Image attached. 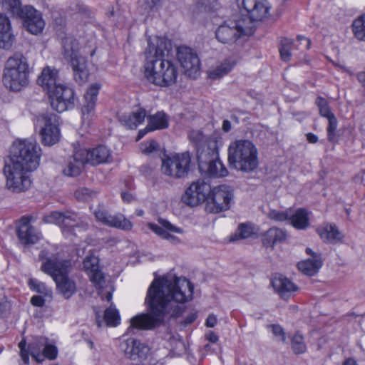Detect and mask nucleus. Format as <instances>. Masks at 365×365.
<instances>
[{"label": "nucleus", "instance_id": "36", "mask_svg": "<svg viewBox=\"0 0 365 365\" xmlns=\"http://www.w3.org/2000/svg\"><path fill=\"white\" fill-rule=\"evenodd\" d=\"M322 266V261L320 255H315L314 258L299 262L297 264L298 269L308 276L316 274Z\"/></svg>", "mask_w": 365, "mask_h": 365}, {"label": "nucleus", "instance_id": "54", "mask_svg": "<svg viewBox=\"0 0 365 365\" xmlns=\"http://www.w3.org/2000/svg\"><path fill=\"white\" fill-rule=\"evenodd\" d=\"M295 45H298V48H296L297 50L306 51L308 50L311 45V41L309 38L302 36H297V42H294Z\"/></svg>", "mask_w": 365, "mask_h": 365}, {"label": "nucleus", "instance_id": "42", "mask_svg": "<svg viewBox=\"0 0 365 365\" xmlns=\"http://www.w3.org/2000/svg\"><path fill=\"white\" fill-rule=\"evenodd\" d=\"M104 319L109 327H116L120 324V317L118 309L111 304L104 312Z\"/></svg>", "mask_w": 365, "mask_h": 365}, {"label": "nucleus", "instance_id": "27", "mask_svg": "<svg viewBox=\"0 0 365 365\" xmlns=\"http://www.w3.org/2000/svg\"><path fill=\"white\" fill-rule=\"evenodd\" d=\"M15 40L11 21L4 14H0V48L9 49Z\"/></svg>", "mask_w": 365, "mask_h": 365}, {"label": "nucleus", "instance_id": "57", "mask_svg": "<svg viewBox=\"0 0 365 365\" xmlns=\"http://www.w3.org/2000/svg\"><path fill=\"white\" fill-rule=\"evenodd\" d=\"M9 309L10 304L6 299L5 297L0 298V317Z\"/></svg>", "mask_w": 365, "mask_h": 365}, {"label": "nucleus", "instance_id": "59", "mask_svg": "<svg viewBox=\"0 0 365 365\" xmlns=\"http://www.w3.org/2000/svg\"><path fill=\"white\" fill-rule=\"evenodd\" d=\"M153 131L152 128L150 126L149 123H148L146 127L143 129H141L138 131V135L136 137V141L140 140L141 138H143L147 133Z\"/></svg>", "mask_w": 365, "mask_h": 365}, {"label": "nucleus", "instance_id": "43", "mask_svg": "<svg viewBox=\"0 0 365 365\" xmlns=\"http://www.w3.org/2000/svg\"><path fill=\"white\" fill-rule=\"evenodd\" d=\"M0 5L4 9L7 10L14 16L19 14L23 8L20 0H0Z\"/></svg>", "mask_w": 365, "mask_h": 365}, {"label": "nucleus", "instance_id": "56", "mask_svg": "<svg viewBox=\"0 0 365 365\" xmlns=\"http://www.w3.org/2000/svg\"><path fill=\"white\" fill-rule=\"evenodd\" d=\"M192 192H190V194H191V195H189L188 194V187L187 188L185 195L182 196V200L185 204L193 207V206H196L197 205H192L191 203L192 197L195 198L197 197L196 194H197V193L196 192V189H192Z\"/></svg>", "mask_w": 365, "mask_h": 365}, {"label": "nucleus", "instance_id": "21", "mask_svg": "<svg viewBox=\"0 0 365 365\" xmlns=\"http://www.w3.org/2000/svg\"><path fill=\"white\" fill-rule=\"evenodd\" d=\"M148 226L157 235L175 245L180 243V240L173 233L182 234L184 232L181 227H177L168 220L162 218L158 220V225L150 222Z\"/></svg>", "mask_w": 365, "mask_h": 365}, {"label": "nucleus", "instance_id": "8", "mask_svg": "<svg viewBox=\"0 0 365 365\" xmlns=\"http://www.w3.org/2000/svg\"><path fill=\"white\" fill-rule=\"evenodd\" d=\"M250 32V22L247 19H227L218 26L215 36L222 43L232 44Z\"/></svg>", "mask_w": 365, "mask_h": 365}, {"label": "nucleus", "instance_id": "64", "mask_svg": "<svg viewBox=\"0 0 365 365\" xmlns=\"http://www.w3.org/2000/svg\"><path fill=\"white\" fill-rule=\"evenodd\" d=\"M343 365H359V364L354 359L350 357V358L346 359L344 361Z\"/></svg>", "mask_w": 365, "mask_h": 365}, {"label": "nucleus", "instance_id": "50", "mask_svg": "<svg viewBox=\"0 0 365 365\" xmlns=\"http://www.w3.org/2000/svg\"><path fill=\"white\" fill-rule=\"evenodd\" d=\"M237 235L240 238H248L253 234V229L251 225L245 223L240 224L237 229Z\"/></svg>", "mask_w": 365, "mask_h": 365}, {"label": "nucleus", "instance_id": "39", "mask_svg": "<svg viewBox=\"0 0 365 365\" xmlns=\"http://www.w3.org/2000/svg\"><path fill=\"white\" fill-rule=\"evenodd\" d=\"M235 63L231 60H225L215 68L210 70L207 73L208 76L211 79L220 78L227 75L235 66Z\"/></svg>", "mask_w": 365, "mask_h": 365}, {"label": "nucleus", "instance_id": "4", "mask_svg": "<svg viewBox=\"0 0 365 365\" xmlns=\"http://www.w3.org/2000/svg\"><path fill=\"white\" fill-rule=\"evenodd\" d=\"M30 66L26 56L16 53L6 61L2 81L4 86L14 92L20 91L29 83Z\"/></svg>", "mask_w": 365, "mask_h": 365}, {"label": "nucleus", "instance_id": "44", "mask_svg": "<svg viewBox=\"0 0 365 365\" xmlns=\"http://www.w3.org/2000/svg\"><path fill=\"white\" fill-rule=\"evenodd\" d=\"M292 348L293 351L297 354L304 353L307 350L304 337L299 332H297L292 339Z\"/></svg>", "mask_w": 365, "mask_h": 365}, {"label": "nucleus", "instance_id": "9", "mask_svg": "<svg viewBox=\"0 0 365 365\" xmlns=\"http://www.w3.org/2000/svg\"><path fill=\"white\" fill-rule=\"evenodd\" d=\"M191 155L189 152L165 155L162 160V173L175 179L185 178L190 170Z\"/></svg>", "mask_w": 365, "mask_h": 365}, {"label": "nucleus", "instance_id": "40", "mask_svg": "<svg viewBox=\"0 0 365 365\" xmlns=\"http://www.w3.org/2000/svg\"><path fill=\"white\" fill-rule=\"evenodd\" d=\"M298 45H295L293 40L287 38H283L281 40L279 53L282 61H289L293 54L292 52L298 48Z\"/></svg>", "mask_w": 365, "mask_h": 365}, {"label": "nucleus", "instance_id": "7", "mask_svg": "<svg viewBox=\"0 0 365 365\" xmlns=\"http://www.w3.org/2000/svg\"><path fill=\"white\" fill-rule=\"evenodd\" d=\"M63 55L72 68L75 81L79 84L86 82L88 77L86 60L79 54V44L76 38L71 36L63 38Z\"/></svg>", "mask_w": 365, "mask_h": 365}, {"label": "nucleus", "instance_id": "13", "mask_svg": "<svg viewBox=\"0 0 365 365\" xmlns=\"http://www.w3.org/2000/svg\"><path fill=\"white\" fill-rule=\"evenodd\" d=\"M51 108L58 113L72 109L75 106V93L73 88L61 84L48 94Z\"/></svg>", "mask_w": 365, "mask_h": 365}, {"label": "nucleus", "instance_id": "2", "mask_svg": "<svg viewBox=\"0 0 365 365\" xmlns=\"http://www.w3.org/2000/svg\"><path fill=\"white\" fill-rule=\"evenodd\" d=\"M41 157V149L35 140H15L4 167L8 189L15 192L29 189L32 183L31 173L39 166Z\"/></svg>", "mask_w": 365, "mask_h": 365}, {"label": "nucleus", "instance_id": "30", "mask_svg": "<svg viewBox=\"0 0 365 365\" xmlns=\"http://www.w3.org/2000/svg\"><path fill=\"white\" fill-rule=\"evenodd\" d=\"M272 284L274 290L282 298H287L298 290V287L289 279L280 275L275 277L272 280Z\"/></svg>", "mask_w": 365, "mask_h": 365}, {"label": "nucleus", "instance_id": "37", "mask_svg": "<svg viewBox=\"0 0 365 365\" xmlns=\"http://www.w3.org/2000/svg\"><path fill=\"white\" fill-rule=\"evenodd\" d=\"M290 224L297 230H304L309 226V214L307 210L299 208L294 213L290 210Z\"/></svg>", "mask_w": 365, "mask_h": 365}, {"label": "nucleus", "instance_id": "22", "mask_svg": "<svg viewBox=\"0 0 365 365\" xmlns=\"http://www.w3.org/2000/svg\"><path fill=\"white\" fill-rule=\"evenodd\" d=\"M242 4L249 15L246 19L250 23L262 21L269 14L270 5L267 0H242Z\"/></svg>", "mask_w": 365, "mask_h": 365}, {"label": "nucleus", "instance_id": "47", "mask_svg": "<svg viewBox=\"0 0 365 365\" xmlns=\"http://www.w3.org/2000/svg\"><path fill=\"white\" fill-rule=\"evenodd\" d=\"M290 217V210L279 211L272 210L268 213V217L274 221L283 222L289 220Z\"/></svg>", "mask_w": 365, "mask_h": 365}, {"label": "nucleus", "instance_id": "34", "mask_svg": "<svg viewBox=\"0 0 365 365\" xmlns=\"http://www.w3.org/2000/svg\"><path fill=\"white\" fill-rule=\"evenodd\" d=\"M190 140L195 145L197 149V158H198L200 153H207V149L210 148V143H212L210 138L206 136L200 130H192L189 133Z\"/></svg>", "mask_w": 365, "mask_h": 365}, {"label": "nucleus", "instance_id": "23", "mask_svg": "<svg viewBox=\"0 0 365 365\" xmlns=\"http://www.w3.org/2000/svg\"><path fill=\"white\" fill-rule=\"evenodd\" d=\"M83 266L91 282L97 289H101L105 277L100 268L99 259L93 255H88L84 258Z\"/></svg>", "mask_w": 365, "mask_h": 365}, {"label": "nucleus", "instance_id": "53", "mask_svg": "<svg viewBox=\"0 0 365 365\" xmlns=\"http://www.w3.org/2000/svg\"><path fill=\"white\" fill-rule=\"evenodd\" d=\"M269 328L272 329L273 334L279 337L280 340L285 343L286 342V335L283 328L279 324H271L269 326Z\"/></svg>", "mask_w": 365, "mask_h": 365}, {"label": "nucleus", "instance_id": "49", "mask_svg": "<svg viewBox=\"0 0 365 365\" xmlns=\"http://www.w3.org/2000/svg\"><path fill=\"white\" fill-rule=\"evenodd\" d=\"M329 121V125L327 128V135L329 140L331 141L334 140L335 135V131L337 128V120L335 115H331L329 118H327Z\"/></svg>", "mask_w": 365, "mask_h": 365}, {"label": "nucleus", "instance_id": "35", "mask_svg": "<svg viewBox=\"0 0 365 365\" xmlns=\"http://www.w3.org/2000/svg\"><path fill=\"white\" fill-rule=\"evenodd\" d=\"M57 291L66 299H70L76 292V284L74 280L65 275L54 281Z\"/></svg>", "mask_w": 365, "mask_h": 365}, {"label": "nucleus", "instance_id": "52", "mask_svg": "<svg viewBox=\"0 0 365 365\" xmlns=\"http://www.w3.org/2000/svg\"><path fill=\"white\" fill-rule=\"evenodd\" d=\"M158 144L154 140H151L150 141L143 143L140 144V150L142 153L145 154H150L153 152L158 150Z\"/></svg>", "mask_w": 365, "mask_h": 365}, {"label": "nucleus", "instance_id": "46", "mask_svg": "<svg viewBox=\"0 0 365 365\" xmlns=\"http://www.w3.org/2000/svg\"><path fill=\"white\" fill-rule=\"evenodd\" d=\"M96 192L87 187H79L75 192L76 197L81 201L89 200L96 197Z\"/></svg>", "mask_w": 365, "mask_h": 365}, {"label": "nucleus", "instance_id": "24", "mask_svg": "<svg viewBox=\"0 0 365 365\" xmlns=\"http://www.w3.org/2000/svg\"><path fill=\"white\" fill-rule=\"evenodd\" d=\"M86 153L84 157L87 164L93 166L108 163L112 159L111 150L106 145H100L91 150L81 149Z\"/></svg>", "mask_w": 365, "mask_h": 365}, {"label": "nucleus", "instance_id": "26", "mask_svg": "<svg viewBox=\"0 0 365 365\" xmlns=\"http://www.w3.org/2000/svg\"><path fill=\"white\" fill-rule=\"evenodd\" d=\"M85 155V152L81 151V149L76 150L69 158L68 165L63 169V173L70 177L79 175L84 165L87 164L84 158Z\"/></svg>", "mask_w": 365, "mask_h": 365}, {"label": "nucleus", "instance_id": "32", "mask_svg": "<svg viewBox=\"0 0 365 365\" xmlns=\"http://www.w3.org/2000/svg\"><path fill=\"white\" fill-rule=\"evenodd\" d=\"M147 113L145 109L138 108L128 114L122 115L120 117V121L122 125L129 129H135L139 125L142 124Z\"/></svg>", "mask_w": 365, "mask_h": 365}, {"label": "nucleus", "instance_id": "5", "mask_svg": "<svg viewBox=\"0 0 365 365\" xmlns=\"http://www.w3.org/2000/svg\"><path fill=\"white\" fill-rule=\"evenodd\" d=\"M228 161L238 170L251 172L258 166V150L249 140H237L228 148Z\"/></svg>", "mask_w": 365, "mask_h": 365}, {"label": "nucleus", "instance_id": "62", "mask_svg": "<svg viewBox=\"0 0 365 365\" xmlns=\"http://www.w3.org/2000/svg\"><path fill=\"white\" fill-rule=\"evenodd\" d=\"M307 140L310 143H316L318 141V137L317 135L312 133H308L306 134Z\"/></svg>", "mask_w": 365, "mask_h": 365}, {"label": "nucleus", "instance_id": "10", "mask_svg": "<svg viewBox=\"0 0 365 365\" xmlns=\"http://www.w3.org/2000/svg\"><path fill=\"white\" fill-rule=\"evenodd\" d=\"M37 125L40 127L39 134L43 145L52 146L60 140L58 115L53 113L43 114L38 117Z\"/></svg>", "mask_w": 365, "mask_h": 365}, {"label": "nucleus", "instance_id": "3", "mask_svg": "<svg viewBox=\"0 0 365 365\" xmlns=\"http://www.w3.org/2000/svg\"><path fill=\"white\" fill-rule=\"evenodd\" d=\"M168 52V42L163 38L148 41L145 51L144 76L146 80L159 87L168 88L177 82L179 69L177 64L165 58Z\"/></svg>", "mask_w": 365, "mask_h": 365}, {"label": "nucleus", "instance_id": "61", "mask_svg": "<svg viewBox=\"0 0 365 365\" xmlns=\"http://www.w3.org/2000/svg\"><path fill=\"white\" fill-rule=\"evenodd\" d=\"M121 197L125 202H130L134 199L133 195L128 192H123L121 193Z\"/></svg>", "mask_w": 365, "mask_h": 365}, {"label": "nucleus", "instance_id": "48", "mask_svg": "<svg viewBox=\"0 0 365 365\" xmlns=\"http://www.w3.org/2000/svg\"><path fill=\"white\" fill-rule=\"evenodd\" d=\"M42 354L43 356V359L46 358L49 360H53L57 357V347L53 344H48L47 341L46 345H45V347L43 348Z\"/></svg>", "mask_w": 365, "mask_h": 365}, {"label": "nucleus", "instance_id": "33", "mask_svg": "<svg viewBox=\"0 0 365 365\" xmlns=\"http://www.w3.org/2000/svg\"><path fill=\"white\" fill-rule=\"evenodd\" d=\"M317 233L321 239L327 243L336 244L343 238L342 234L334 224L324 225L317 229Z\"/></svg>", "mask_w": 365, "mask_h": 365}, {"label": "nucleus", "instance_id": "1", "mask_svg": "<svg viewBox=\"0 0 365 365\" xmlns=\"http://www.w3.org/2000/svg\"><path fill=\"white\" fill-rule=\"evenodd\" d=\"M194 286L185 277L155 279L150 284L145 303L150 313H142L130 319V329L150 330L159 326L166 314L178 317L185 310L183 304L192 299Z\"/></svg>", "mask_w": 365, "mask_h": 365}, {"label": "nucleus", "instance_id": "12", "mask_svg": "<svg viewBox=\"0 0 365 365\" xmlns=\"http://www.w3.org/2000/svg\"><path fill=\"white\" fill-rule=\"evenodd\" d=\"M233 197L232 187L227 185H220L212 189L206 209L215 213L227 210L230 208Z\"/></svg>", "mask_w": 365, "mask_h": 365}, {"label": "nucleus", "instance_id": "51", "mask_svg": "<svg viewBox=\"0 0 365 365\" xmlns=\"http://www.w3.org/2000/svg\"><path fill=\"white\" fill-rule=\"evenodd\" d=\"M30 288L38 293L46 294L47 292V287L45 283L39 282L36 279H31L29 282Z\"/></svg>", "mask_w": 365, "mask_h": 365}, {"label": "nucleus", "instance_id": "25", "mask_svg": "<svg viewBox=\"0 0 365 365\" xmlns=\"http://www.w3.org/2000/svg\"><path fill=\"white\" fill-rule=\"evenodd\" d=\"M287 238V231L284 229L272 227L262 235V242L266 248L274 250L275 245L284 243Z\"/></svg>", "mask_w": 365, "mask_h": 365}, {"label": "nucleus", "instance_id": "31", "mask_svg": "<svg viewBox=\"0 0 365 365\" xmlns=\"http://www.w3.org/2000/svg\"><path fill=\"white\" fill-rule=\"evenodd\" d=\"M101 88L98 83L92 84L84 95L85 103L82 106L83 118H88L94 111L97 96Z\"/></svg>", "mask_w": 365, "mask_h": 365}, {"label": "nucleus", "instance_id": "16", "mask_svg": "<svg viewBox=\"0 0 365 365\" xmlns=\"http://www.w3.org/2000/svg\"><path fill=\"white\" fill-rule=\"evenodd\" d=\"M96 220L103 225L118 228L123 230H130L132 222L120 213L112 215L102 206H98L94 211Z\"/></svg>", "mask_w": 365, "mask_h": 365}, {"label": "nucleus", "instance_id": "17", "mask_svg": "<svg viewBox=\"0 0 365 365\" xmlns=\"http://www.w3.org/2000/svg\"><path fill=\"white\" fill-rule=\"evenodd\" d=\"M119 349L124 356L130 360H144L150 351L149 346L134 338L122 340Z\"/></svg>", "mask_w": 365, "mask_h": 365}, {"label": "nucleus", "instance_id": "15", "mask_svg": "<svg viewBox=\"0 0 365 365\" xmlns=\"http://www.w3.org/2000/svg\"><path fill=\"white\" fill-rule=\"evenodd\" d=\"M72 268L71 260L51 256L43 262L41 269L45 274L51 276L53 281L69 274Z\"/></svg>", "mask_w": 365, "mask_h": 365}, {"label": "nucleus", "instance_id": "60", "mask_svg": "<svg viewBox=\"0 0 365 365\" xmlns=\"http://www.w3.org/2000/svg\"><path fill=\"white\" fill-rule=\"evenodd\" d=\"M217 324V317L214 314H210L206 319L205 325L207 327H214Z\"/></svg>", "mask_w": 365, "mask_h": 365}, {"label": "nucleus", "instance_id": "58", "mask_svg": "<svg viewBox=\"0 0 365 365\" xmlns=\"http://www.w3.org/2000/svg\"><path fill=\"white\" fill-rule=\"evenodd\" d=\"M31 303L34 306L41 307L45 304V299L41 296L36 295L31 297Z\"/></svg>", "mask_w": 365, "mask_h": 365}, {"label": "nucleus", "instance_id": "19", "mask_svg": "<svg viewBox=\"0 0 365 365\" xmlns=\"http://www.w3.org/2000/svg\"><path fill=\"white\" fill-rule=\"evenodd\" d=\"M47 339L43 336L36 338L29 344L26 349V343L25 340H21L19 344L20 349V356L25 364H29V354L38 363L43 361L42 352L45 345H46Z\"/></svg>", "mask_w": 365, "mask_h": 365}, {"label": "nucleus", "instance_id": "38", "mask_svg": "<svg viewBox=\"0 0 365 365\" xmlns=\"http://www.w3.org/2000/svg\"><path fill=\"white\" fill-rule=\"evenodd\" d=\"M148 123L154 130H163L169 126L168 115L163 111L147 116Z\"/></svg>", "mask_w": 365, "mask_h": 365}, {"label": "nucleus", "instance_id": "14", "mask_svg": "<svg viewBox=\"0 0 365 365\" xmlns=\"http://www.w3.org/2000/svg\"><path fill=\"white\" fill-rule=\"evenodd\" d=\"M23 21L24 27L29 33L38 35L42 33L45 27V21L40 11L31 6H24L16 15Z\"/></svg>", "mask_w": 365, "mask_h": 365}, {"label": "nucleus", "instance_id": "20", "mask_svg": "<svg viewBox=\"0 0 365 365\" xmlns=\"http://www.w3.org/2000/svg\"><path fill=\"white\" fill-rule=\"evenodd\" d=\"M31 220L32 217L23 216L17 223V236L20 242L25 245L36 244L41 238V233L31 225Z\"/></svg>", "mask_w": 365, "mask_h": 365}, {"label": "nucleus", "instance_id": "28", "mask_svg": "<svg viewBox=\"0 0 365 365\" xmlns=\"http://www.w3.org/2000/svg\"><path fill=\"white\" fill-rule=\"evenodd\" d=\"M58 70L48 66L43 69L38 78V83L48 94L61 84L58 82Z\"/></svg>", "mask_w": 365, "mask_h": 365}, {"label": "nucleus", "instance_id": "11", "mask_svg": "<svg viewBox=\"0 0 365 365\" xmlns=\"http://www.w3.org/2000/svg\"><path fill=\"white\" fill-rule=\"evenodd\" d=\"M197 162L200 172L209 177H225L228 171L218 158L215 149H207V153H200Z\"/></svg>", "mask_w": 365, "mask_h": 365}, {"label": "nucleus", "instance_id": "41", "mask_svg": "<svg viewBox=\"0 0 365 365\" xmlns=\"http://www.w3.org/2000/svg\"><path fill=\"white\" fill-rule=\"evenodd\" d=\"M352 30L356 39L365 42V14L353 21Z\"/></svg>", "mask_w": 365, "mask_h": 365}, {"label": "nucleus", "instance_id": "6", "mask_svg": "<svg viewBox=\"0 0 365 365\" xmlns=\"http://www.w3.org/2000/svg\"><path fill=\"white\" fill-rule=\"evenodd\" d=\"M44 220L58 225L66 237L77 236L88 230L89 227L88 222L71 211L51 212L44 217Z\"/></svg>", "mask_w": 365, "mask_h": 365}, {"label": "nucleus", "instance_id": "29", "mask_svg": "<svg viewBox=\"0 0 365 365\" xmlns=\"http://www.w3.org/2000/svg\"><path fill=\"white\" fill-rule=\"evenodd\" d=\"M192 189H196L197 194L195 198L192 197L191 203L192 205H200L204 202H208L210 195L211 193V186L209 183L205 182L202 180H198L196 182H192L188 187V194L192 192Z\"/></svg>", "mask_w": 365, "mask_h": 365}, {"label": "nucleus", "instance_id": "45", "mask_svg": "<svg viewBox=\"0 0 365 365\" xmlns=\"http://www.w3.org/2000/svg\"><path fill=\"white\" fill-rule=\"evenodd\" d=\"M316 104L319 108V113L322 116L326 118H329V117H331V115H334L330 110L329 103L325 98L321 96L317 97L316 99Z\"/></svg>", "mask_w": 365, "mask_h": 365}, {"label": "nucleus", "instance_id": "55", "mask_svg": "<svg viewBox=\"0 0 365 365\" xmlns=\"http://www.w3.org/2000/svg\"><path fill=\"white\" fill-rule=\"evenodd\" d=\"M160 0H138L139 6L145 11L151 10Z\"/></svg>", "mask_w": 365, "mask_h": 365}, {"label": "nucleus", "instance_id": "63", "mask_svg": "<svg viewBox=\"0 0 365 365\" xmlns=\"http://www.w3.org/2000/svg\"><path fill=\"white\" fill-rule=\"evenodd\" d=\"M222 130L225 133L229 132L232 128V125L230 120H224L222 125Z\"/></svg>", "mask_w": 365, "mask_h": 365}, {"label": "nucleus", "instance_id": "18", "mask_svg": "<svg viewBox=\"0 0 365 365\" xmlns=\"http://www.w3.org/2000/svg\"><path fill=\"white\" fill-rule=\"evenodd\" d=\"M177 56L185 74L196 78L200 68V61L197 53L190 48L182 46L178 48Z\"/></svg>", "mask_w": 365, "mask_h": 365}]
</instances>
